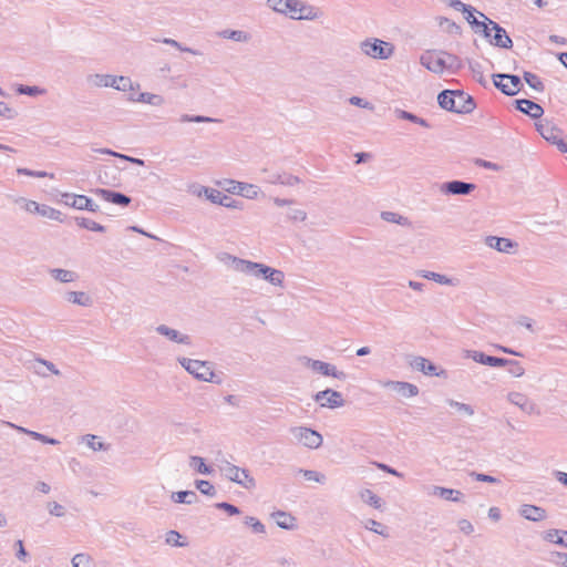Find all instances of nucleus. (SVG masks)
I'll return each mask as SVG.
<instances>
[{
	"instance_id": "nucleus-1",
	"label": "nucleus",
	"mask_w": 567,
	"mask_h": 567,
	"mask_svg": "<svg viewBox=\"0 0 567 567\" xmlns=\"http://www.w3.org/2000/svg\"><path fill=\"white\" fill-rule=\"evenodd\" d=\"M226 259L229 260L230 267L235 271L252 276L255 278H262L274 286L281 287L284 285L285 274L279 269H275L261 262L241 259L228 254H226Z\"/></svg>"
},
{
	"instance_id": "nucleus-2",
	"label": "nucleus",
	"mask_w": 567,
	"mask_h": 567,
	"mask_svg": "<svg viewBox=\"0 0 567 567\" xmlns=\"http://www.w3.org/2000/svg\"><path fill=\"white\" fill-rule=\"evenodd\" d=\"M181 365L199 381L221 383V377L214 373L212 363L208 361L178 358Z\"/></svg>"
},
{
	"instance_id": "nucleus-3",
	"label": "nucleus",
	"mask_w": 567,
	"mask_h": 567,
	"mask_svg": "<svg viewBox=\"0 0 567 567\" xmlns=\"http://www.w3.org/2000/svg\"><path fill=\"white\" fill-rule=\"evenodd\" d=\"M219 470L227 480L239 484L246 489H252L256 487L255 478L246 468L238 467L228 461H224L219 465Z\"/></svg>"
},
{
	"instance_id": "nucleus-4",
	"label": "nucleus",
	"mask_w": 567,
	"mask_h": 567,
	"mask_svg": "<svg viewBox=\"0 0 567 567\" xmlns=\"http://www.w3.org/2000/svg\"><path fill=\"white\" fill-rule=\"evenodd\" d=\"M361 51L373 59L386 60L392 56L394 45L380 39H367L360 44Z\"/></svg>"
},
{
	"instance_id": "nucleus-5",
	"label": "nucleus",
	"mask_w": 567,
	"mask_h": 567,
	"mask_svg": "<svg viewBox=\"0 0 567 567\" xmlns=\"http://www.w3.org/2000/svg\"><path fill=\"white\" fill-rule=\"evenodd\" d=\"M537 132L563 153H567V142L563 140V131L549 121H539L535 124Z\"/></svg>"
},
{
	"instance_id": "nucleus-6",
	"label": "nucleus",
	"mask_w": 567,
	"mask_h": 567,
	"mask_svg": "<svg viewBox=\"0 0 567 567\" xmlns=\"http://www.w3.org/2000/svg\"><path fill=\"white\" fill-rule=\"evenodd\" d=\"M290 431L293 437L306 447L318 449L322 444L323 439L321 434L310 427L296 426Z\"/></svg>"
},
{
	"instance_id": "nucleus-7",
	"label": "nucleus",
	"mask_w": 567,
	"mask_h": 567,
	"mask_svg": "<svg viewBox=\"0 0 567 567\" xmlns=\"http://www.w3.org/2000/svg\"><path fill=\"white\" fill-rule=\"evenodd\" d=\"M61 202L70 207L76 209H85L92 213L99 210V205L95 204L91 198L85 195H75L70 193H63L61 195Z\"/></svg>"
},
{
	"instance_id": "nucleus-8",
	"label": "nucleus",
	"mask_w": 567,
	"mask_h": 567,
	"mask_svg": "<svg viewBox=\"0 0 567 567\" xmlns=\"http://www.w3.org/2000/svg\"><path fill=\"white\" fill-rule=\"evenodd\" d=\"M313 400L321 408L337 409L344 405L342 394L332 389H326L315 394Z\"/></svg>"
},
{
	"instance_id": "nucleus-9",
	"label": "nucleus",
	"mask_w": 567,
	"mask_h": 567,
	"mask_svg": "<svg viewBox=\"0 0 567 567\" xmlns=\"http://www.w3.org/2000/svg\"><path fill=\"white\" fill-rule=\"evenodd\" d=\"M21 200L24 202V209L32 214H39L42 217H45L48 219L63 221L62 219V213L53 207H50L44 204H39L34 200H25L21 198Z\"/></svg>"
},
{
	"instance_id": "nucleus-10",
	"label": "nucleus",
	"mask_w": 567,
	"mask_h": 567,
	"mask_svg": "<svg viewBox=\"0 0 567 567\" xmlns=\"http://www.w3.org/2000/svg\"><path fill=\"white\" fill-rule=\"evenodd\" d=\"M478 16L489 21V24L494 31L493 39L489 40L491 44L502 49H511L513 47V41L503 27H501L495 21L488 19L483 12H478Z\"/></svg>"
},
{
	"instance_id": "nucleus-11",
	"label": "nucleus",
	"mask_w": 567,
	"mask_h": 567,
	"mask_svg": "<svg viewBox=\"0 0 567 567\" xmlns=\"http://www.w3.org/2000/svg\"><path fill=\"white\" fill-rule=\"evenodd\" d=\"M204 192L207 199H209L214 204H218L220 206L228 208H241L243 206V202L236 200L218 189L205 187Z\"/></svg>"
},
{
	"instance_id": "nucleus-12",
	"label": "nucleus",
	"mask_w": 567,
	"mask_h": 567,
	"mask_svg": "<svg viewBox=\"0 0 567 567\" xmlns=\"http://www.w3.org/2000/svg\"><path fill=\"white\" fill-rule=\"evenodd\" d=\"M476 188L473 183L458 179L445 182L441 185V192L446 195H468Z\"/></svg>"
},
{
	"instance_id": "nucleus-13",
	"label": "nucleus",
	"mask_w": 567,
	"mask_h": 567,
	"mask_svg": "<svg viewBox=\"0 0 567 567\" xmlns=\"http://www.w3.org/2000/svg\"><path fill=\"white\" fill-rule=\"evenodd\" d=\"M226 190L233 194L241 195L246 198L252 199L256 198L259 194V187L252 184L236 182V181H227Z\"/></svg>"
},
{
	"instance_id": "nucleus-14",
	"label": "nucleus",
	"mask_w": 567,
	"mask_h": 567,
	"mask_svg": "<svg viewBox=\"0 0 567 567\" xmlns=\"http://www.w3.org/2000/svg\"><path fill=\"white\" fill-rule=\"evenodd\" d=\"M421 64L434 73H442L445 70V58L442 52H425L421 55Z\"/></svg>"
},
{
	"instance_id": "nucleus-15",
	"label": "nucleus",
	"mask_w": 567,
	"mask_h": 567,
	"mask_svg": "<svg viewBox=\"0 0 567 567\" xmlns=\"http://www.w3.org/2000/svg\"><path fill=\"white\" fill-rule=\"evenodd\" d=\"M455 107L452 113L470 114L476 107L474 97L462 90H455Z\"/></svg>"
},
{
	"instance_id": "nucleus-16",
	"label": "nucleus",
	"mask_w": 567,
	"mask_h": 567,
	"mask_svg": "<svg viewBox=\"0 0 567 567\" xmlns=\"http://www.w3.org/2000/svg\"><path fill=\"white\" fill-rule=\"evenodd\" d=\"M94 194L105 202H109L114 205H118L122 207H126L131 204L132 198L123 193L106 189V188H96Z\"/></svg>"
},
{
	"instance_id": "nucleus-17",
	"label": "nucleus",
	"mask_w": 567,
	"mask_h": 567,
	"mask_svg": "<svg viewBox=\"0 0 567 567\" xmlns=\"http://www.w3.org/2000/svg\"><path fill=\"white\" fill-rule=\"evenodd\" d=\"M493 80L499 79V80H508L511 85H498V90L508 96L516 95L520 87L523 86L522 80L518 75L514 74H506V73H495L492 75Z\"/></svg>"
},
{
	"instance_id": "nucleus-18",
	"label": "nucleus",
	"mask_w": 567,
	"mask_h": 567,
	"mask_svg": "<svg viewBox=\"0 0 567 567\" xmlns=\"http://www.w3.org/2000/svg\"><path fill=\"white\" fill-rule=\"evenodd\" d=\"M409 364L413 370L420 371L425 375L440 377L445 373L444 370L437 371V367L423 357H411Z\"/></svg>"
},
{
	"instance_id": "nucleus-19",
	"label": "nucleus",
	"mask_w": 567,
	"mask_h": 567,
	"mask_svg": "<svg viewBox=\"0 0 567 567\" xmlns=\"http://www.w3.org/2000/svg\"><path fill=\"white\" fill-rule=\"evenodd\" d=\"M465 357L471 358L472 360H474L477 363H481L484 365H489V367H496V368L505 367V363H506L505 358L488 355L484 352L476 351V350H466Z\"/></svg>"
},
{
	"instance_id": "nucleus-20",
	"label": "nucleus",
	"mask_w": 567,
	"mask_h": 567,
	"mask_svg": "<svg viewBox=\"0 0 567 567\" xmlns=\"http://www.w3.org/2000/svg\"><path fill=\"white\" fill-rule=\"evenodd\" d=\"M308 365L313 370L327 377H333L339 380H344L347 374L343 371H339L334 365L320 361L308 359Z\"/></svg>"
},
{
	"instance_id": "nucleus-21",
	"label": "nucleus",
	"mask_w": 567,
	"mask_h": 567,
	"mask_svg": "<svg viewBox=\"0 0 567 567\" xmlns=\"http://www.w3.org/2000/svg\"><path fill=\"white\" fill-rule=\"evenodd\" d=\"M485 244L499 252L506 254L514 252V250H516L518 247V244L516 241L509 238L497 236H487L485 239Z\"/></svg>"
},
{
	"instance_id": "nucleus-22",
	"label": "nucleus",
	"mask_w": 567,
	"mask_h": 567,
	"mask_svg": "<svg viewBox=\"0 0 567 567\" xmlns=\"http://www.w3.org/2000/svg\"><path fill=\"white\" fill-rule=\"evenodd\" d=\"M383 388L391 389L403 398H412L419 394V388L412 383L404 381H385Z\"/></svg>"
},
{
	"instance_id": "nucleus-23",
	"label": "nucleus",
	"mask_w": 567,
	"mask_h": 567,
	"mask_svg": "<svg viewBox=\"0 0 567 567\" xmlns=\"http://www.w3.org/2000/svg\"><path fill=\"white\" fill-rule=\"evenodd\" d=\"M267 3L279 13H289L291 19H295L298 6L300 7V0H268Z\"/></svg>"
},
{
	"instance_id": "nucleus-24",
	"label": "nucleus",
	"mask_w": 567,
	"mask_h": 567,
	"mask_svg": "<svg viewBox=\"0 0 567 567\" xmlns=\"http://www.w3.org/2000/svg\"><path fill=\"white\" fill-rule=\"evenodd\" d=\"M516 109L522 113L530 116L532 118H540L544 114V109L536 102L527 99H520L515 101Z\"/></svg>"
},
{
	"instance_id": "nucleus-25",
	"label": "nucleus",
	"mask_w": 567,
	"mask_h": 567,
	"mask_svg": "<svg viewBox=\"0 0 567 567\" xmlns=\"http://www.w3.org/2000/svg\"><path fill=\"white\" fill-rule=\"evenodd\" d=\"M156 332L161 336L166 337L168 340L181 343V344H190L192 339L188 334H184L179 332L178 330H175L173 328H169L166 324H159L156 327Z\"/></svg>"
},
{
	"instance_id": "nucleus-26",
	"label": "nucleus",
	"mask_w": 567,
	"mask_h": 567,
	"mask_svg": "<svg viewBox=\"0 0 567 567\" xmlns=\"http://www.w3.org/2000/svg\"><path fill=\"white\" fill-rule=\"evenodd\" d=\"M519 514L532 522H540L546 518V511L536 505L525 504L520 507Z\"/></svg>"
},
{
	"instance_id": "nucleus-27",
	"label": "nucleus",
	"mask_w": 567,
	"mask_h": 567,
	"mask_svg": "<svg viewBox=\"0 0 567 567\" xmlns=\"http://www.w3.org/2000/svg\"><path fill=\"white\" fill-rule=\"evenodd\" d=\"M432 495L439 496L445 501L451 502H462L463 501V493L458 489L442 487V486H433L432 487Z\"/></svg>"
},
{
	"instance_id": "nucleus-28",
	"label": "nucleus",
	"mask_w": 567,
	"mask_h": 567,
	"mask_svg": "<svg viewBox=\"0 0 567 567\" xmlns=\"http://www.w3.org/2000/svg\"><path fill=\"white\" fill-rule=\"evenodd\" d=\"M508 400L511 403L519 406L524 412L532 414L535 412L536 405L534 402L529 401L528 398L518 392H512L508 394Z\"/></svg>"
},
{
	"instance_id": "nucleus-29",
	"label": "nucleus",
	"mask_w": 567,
	"mask_h": 567,
	"mask_svg": "<svg viewBox=\"0 0 567 567\" xmlns=\"http://www.w3.org/2000/svg\"><path fill=\"white\" fill-rule=\"evenodd\" d=\"M64 298L66 301L82 307H91L93 305L92 297L84 291H68Z\"/></svg>"
},
{
	"instance_id": "nucleus-30",
	"label": "nucleus",
	"mask_w": 567,
	"mask_h": 567,
	"mask_svg": "<svg viewBox=\"0 0 567 567\" xmlns=\"http://www.w3.org/2000/svg\"><path fill=\"white\" fill-rule=\"evenodd\" d=\"M32 367H33L34 373H37L38 375H40L42 378L48 377V373L44 371V369L54 375L61 374L60 370L56 369V367L51 361H48L44 359H35Z\"/></svg>"
},
{
	"instance_id": "nucleus-31",
	"label": "nucleus",
	"mask_w": 567,
	"mask_h": 567,
	"mask_svg": "<svg viewBox=\"0 0 567 567\" xmlns=\"http://www.w3.org/2000/svg\"><path fill=\"white\" fill-rule=\"evenodd\" d=\"M49 274L54 280L62 284L73 282L79 278V275L75 271L62 268L49 269Z\"/></svg>"
},
{
	"instance_id": "nucleus-32",
	"label": "nucleus",
	"mask_w": 567,
	"mask_h": 567,
	"mask_svg": "<svg viewBox=\"0 0 567 567\" xmlns=\"http://www.w3.org/2000/svg\"><path fill=\"white\" fill-rule=\"evenodd\" d=\"M272 517L276 524L282 529L291 530L296 528V518L289 513L277 511L272 513Z\"/></svg>"
},
{
	"instance_id": "nucleus-33",
	"label": "nucleus",
	"mask_w": 567,
	"mask_h": 567,
	"mask_svg": "<svg viewBox=\"0 0 567 567\" xmlns=\"http://www.w3.org/2000/svg\"><path fill=\"white\" fill-rule=\"evenodd\" d=\"M455 90H443L437 95V103L441 109L453 112L455 107Z\"/></svg>"
},
{
	"instance_id": "nucleus-34",
	"label": "nucleus",
	"mask_w": 567,
	"mask_h": 567,
	"mask_svg": "<svg viewBox=\"0 0 567 567\" xmlns=\"http://www.w3.org/2000/svg\"><path fill=\"white\" fill-rule=\"evenodd\" d=\"M87 82L96 87H113L115 84V75L111 74H91Z\"/></svg>"
},
{
	"instance_id": "nucleus-35",
	"label": "nucleus",
	"mask_w": 567,
	"mask_h": 567,
	"mask_svg": "<svg viewBox=\"0 0 567 567\" xmlns=\"http://www.w3.org/2000/svg\"><path fill=\"white\" fill-rule=\"evenodd\" d=\"M171 499L178 504H194L198 501V496L194 491L173 492Z\"/></svg>"
},
{
	"instance_id": "nucleus-36",
	"label": "nucleus",
	"mask_w": 567,
	"mask_h": 567,
	"mask_svg": "<svg viewBox=\"0 0 567 567\" xmlns=\"http://www.w3.org/2000/svg\"><path fill=\"white\" fill-rule=\"evenodd\" d=\"M544 539L567 548V530L550 529L546 533Z\"/></svg>"
},
{
	"instance_id": "nucleus-37",
	"label": "nucleus",
	"mask_w": 567,
	"mask_h": 567,
	"mask_svg": "<svg viewBox=\"0 0 567 567\" xmlns=\"http://www.w3.org/2000/svg\"><path fill=\"white\" fill-rule=\"evenodd\" d=\"M269 182L272 184H280L286 186H293L299 184L301 181L298 176L291 174H274L270 176Z\"/></svg>"
},
{
	"instance_id": "nucleus-38",
	"label": "nucleus",
	"mask_w": 567,
	"mask_h": 567,
	"mask_svg": "<svg viewBox=\"0 0 567 567\" xmlns=\"http://www.w3.org/2000/svg\"><path fill=\"white\" fill-rule=\"evenodd\" d=\"M318 18V13L316 8L312 6L305 4L300 1V7L298 6L297 14L295 16L296 20H315Z\"/></svg>"
},
{
	"instance_id": "nucleus-39",
	"label": "nucleus",
	"mask_w": 567,
	"mask_h": 567,
	"mask_svg": "<svg viewBox=\"0 0 567 567\" xmlns=\"http://www.w3.org/2000/svg\"><path fill=\"white\" fill-rule=\"evenodd\" d=\"M219 37L224 39H229L236 42H248L250 39V35L241 30H223L219 32Z\"/></svg>"
},
{
	"instance_id": "nucleus-40",
	"label": "nucleus",
	"mask_w": 567,
	"mask_h": 567,
	"mask_svg": "<svg viewBox=\"0 0 567 567\" xmlns=\"http://www.w3.org/2000/svg\"><path fill=\"white\" fill-rule=\"evenodd\" d=\"M138 87L140 84L132 82V80L128 76H115V84L113 85V89L117 91H134Z\"/></svg>"
},
{
	"instance_id": "nucleus-41",
	"label": "nucleus",
	"mask_w": 567,
	"mask_h": 567,
	"mask_svg": "<svg viewBox=\"0 0 567 567\" xmlns=\"http://www.w3.org/2000/svg\"><path fill=\"white\" fill-rule=\"evenodd\" d=\"M360 498L362 502L369 504L370 506L374 508H381L383 502L381 497H379L377 494H374L371 489H362L360 492Z\"/></svg>"
},
{
	"instance_id": "nucleus-42",
	"label": "nucleus",
	"mask_w": 567,
	"mask_h": 567,
	"mask_svg": "<svg viewBox=\"0 0 567 567\" xmlns=\"http://www.w3.org/2000/svg\"><path fill=\"white\" fill-rule=\"evenodd\" d=\"M136 100L141 103H147V104H151L154 106H161L165 102V100L162 95L154 94V93H147V92L137 94Z\"/></svg>"
},
{
	"instance_id": "nucleus-43",
	"label": "nucleus",
	"mask_w": 567,
	"mask_h": 567,
	"mask_svg": "<svg viewBox=\"0 0 567 567\" xmlns=\"http://www.w3.org/2000/svg\"><path fill=\"white\" fill-rule=\"evenodd\" d=\"M189 466L192 468H194L196 472L204 474V475H209L213 472V468L210 466L206 465L204 458L200 456H195V455L190 456L189 457Z\"/></svg>"
},
{
	"instance_id": "nucleus-44",
	"label": "nucleus",
	"mask_w": 567,
	"mask_h": 567,
	"mask_svg": "<svg viewBox=\"0 0 567 567\" xmlns=\"http://www.w3.org/2000/svg\"><path fill=\"white\" fill-rule=\"evenodd\" d=\"M381 218L388 223L399 224L401 226H411V221L408 217H404L394 212H382Z\"/></svg>"
},
{
	"instance_id": "nucleus-45",
	"label": "nucleus",
	"mask_w": 567,
	"mask_h": 567,
	"mask_svg": "<svg viewBox=\"0 0 567 567\" xmlns=\"http://www.w3.org/2000/svg\"><path fill=\"white\" fill-rule=\"evenodd\" d=\"M442 55L445 58V70H449L451 73H456L462 69L463 64L460 58L447 52H442Z\"/></svg>"
},
{
	"instance_id": "nucleus-46",
	"label": "nucleus",
	"mask_w": 567,
	"mask_h": 567,
	"mask_svg": "<svg viewBox=\"0 0 567 567\" xmlns=\"http://www.w3.org/2000/svg\"><path fill=\"white\" fill-rule=\"evenodd\" d=\"M75 223L78 226L89 229V230H92V231H96V233L105 231V227L103 225L95 223L94 220H91L85 217H75Z\"/></svg>"
},
{
	"instance_id": "nucleus-47",
	"label": "nucleus",
	"mask_w": 567,
	"mask_h": 567,
	"mask_svg": "<svg viewBox=\"0 0 567 567\" xmlns=\"http://www.w3.org/2000/svg\"><path fill=\"white\" fill-rule=\"evenodd\" d=\"M16 92L21 95L37 96V95L45 94L47 91H45V89H42L37 85L19 84L16 89Z\"/></svg>"
},
{
	"instance_id": "nucleus-48",
	"label": "nucleus",
	"mask_w": 567,
	"mask_h": 567,
	"mask_svg": "<svg viewBox=\"0 0 567 567\" xmlns=\"http://www.w3.org/2000/svg\"><path fill=\"white\" fill-rule=\"evenodd\" d=\"M523 78H524L525 82L532 89H534L538 92H543L545 90L544 83L540 81V79L536 74L525 71Z\"/></svg>"
},
{
	"instance_id": "nucleus-49",
	"label": "nucleus",
	"mask_w": 567,
	"mask_h": 567,
	"mask_svg": "<svg viewBox=\"0 0 567 567\" xmlns=\"http://www.w3.org/2000/svg\"><path fill=\"white\" fill-rule=\"evenodd\" d=\"M179 121L182 123H188V122H192V123H213V122H220V120L218 118H214V117H209V116H204V115H188V114H183L181 117H179Z\"/></svg>"
},
{
	"instance_id": "nucleus-50",
	"label": "nucleus",
	"mask_w": 567,
	"mask_h": 567,
	"mask_svg": "<svg viewBox=\"0 0 567 567\" xmlns=\"http://www.w3.org/2000/svg\"><path fill=\"white\" fill-rule=\"evenodd\" d=\"M446 403L451 408L455 409L456 411H458L462 414H465L467 416L474 415V409L470 404L462 403V402L455 401L453 399H447Z\"/></svg>"
},
{
	"instance_id": "nucleus-51",
	"label": "nucleus",
	"mask_w": 567,
	"mask_h": 567,
	"mask_svg": "<svg viewBox=\"0 0 567 567\" xmlns=\"http://www.w3.org/2000/svg\"><path fill=\"white\" fill-rule=\"evenodd\" d=\"M93 559L90 555L80 553L73 556L72 566L73 567H92Z\"/></svg>"
},
{
	"instance_id": "nucleus-52",
	"label": "nucleus",
	"mask_w": 567,
	"mask_h": 567,
	"mask_svg": "<svg viewBox=\"0 0 567 567\" xmlns=\"http://www.w3.org/2000/svg\"><path fill=\"white\" fill-rule=\"evenodd\" d=\"M157 41L162 42L164 44L174 47V48H176L177 50H179L182 52H188V53H192V54H195V55L200 54L199 51L194 50L192 48L183 47L182 43H179L178 41H176L174 39H171V38L158 39Z\"/></svg>"
},
{
	"instance_id": "nucleus-53",
	"label": "nucleus",
	"mask_w": 567,
	"mask_h": 567,
	"mask_svg": "<svg viewBox=\"0 0 567 567\" xmlns=\"http://www.w3.org/2000/svg\"><path fill=\"white\" fill-rule=\"evenodd\" d=\"M195 484H196V488L202 494L212 496V497L216 495V488L210 482L205 481V480H197Z\"/></svg>"
},
{
	"instance_id": "nucleus-54",
	"label": "nucleus",
	"mask_w": 567,
	"mask_h": 567,
	"mask_svg": "<svg viewBox=\"0 0 567 567\" xmlns=\"http://www.w3.org/2000/svg\"><path fill=\"white\" fill-rule=\"evenodd\" d=\"M468 65H470V69L473 73V76L476 79V81L482 84V85H486V80L484 78V73H483V68L481 65V63L476 62V61H468Z\"/></svg>"
},
{
	"instance_id": "nucleus-55",
	"label": "nucleus",
	"mask_w": 567,
	"mask_h": 567,
	"mask_svg": "<svg viewBox=\"0 0 567 567\" xmlns=\"http://www.w3.org/2000/svg\"><path fill=\"white\" fill-rule=\"evenodd\" d=\"M244 524L249 526L255 534H264L266 532L265 525L252 516H246Z\"/></svg>"
},
{
	"instance_id": "nucleus-56",
	"label": "nucleus",
	"mask_w": 567,
	"mask_h": 567,
	"mask_svg": "<svg viewBox=\"0 0 567 567\" xmlns=\"http://www.w3.org/2000/svg\"><path fill=\"white\" fill-rule=\"evenodd\" d=\"M506 365L509 367L508 372L516 378L523 377L525 373V369L522 367L520 362L516 360L506 359L505 367Z\"/></svg>"
},
{
	"instance_id": "nucleus-57",
	"label": "nucleus",
	"mask_w": 567,
	"mask_h": 567,
	"mask_svg": "<svg viewBox=\"0 0 567 567\" xmlns=\"http://www.w3.org/2000/svg\"><path fill=\"white\" fill-rule=\"evenodd\" d=\"M299 473H301L307 481H313L320 484L326 482V476L317 471L299 470Z\"/></svg>"
},
{
	"instance_id": "nucleus-58",
	"label": "nucleus",
	"mask_w": 567,
	"mask_h": 567,
	"mask_svg": "<svg viewBox=\"0 0 567 567\" xmlns=\"http://www.w3.org/2000/svg\"><path fill=\"white\" fill-rule=\"evenodd\" d=\"M467 9L468 11H462L464 14H465V19L466 21L471 24V27L473 28V30L477 29L478 25L482 23V21H480L474 14L477 13L480 11H477L475 8H473L472 6H467Z\"/></svg>"
},
{
	"instance_id": "nucleus-59",
	"label": "nucleus",
	"mask_w": 567,
	"mask_h": 567,
	"mask_svg": "<svg viewBox=\"0 0 567 567\" xmlns=\"http://www.w3.org/2000/svg\"><path fill=\"white\" fill-rule=\"evenodd\" d=\"M364 527L375 534L382 535L384 537L388 536V534L385 533V527L374 519H367L364 522Z\"/></svg>"
},
{
	"instance_id": "nucleus-60",
	"label": "nucleus",
	"mask_w": 567,
	"mask_h": 567,
	"mask_svg": "<svg viewBox=\"0 0 567 567\" xmlns=\"http://www.w3.org/2000/svg\"><path fill=\"white\" fill-rule=\"evenodd\" d=\"M182 535L177 530H169L166 533L165 542L167 545L175 547H184L186 544L181 543Z\"/></svg>"
},
{
	"instance_id": "nucleus-61",
	"label": "nucleus",
	"mask_w": 567,
	"mask_h": 567,
	"mask_svg": "<svg viewBox=\"0 0 567 567\" xmlns=\"http://www.w3.org/2000/svg\"><path fill=\"white\" fill-rule=\"evenodd\" d=\"M492 31L493 29L489 24V21L485 19H483L478 28L474 30L475 33H481L488 41L493 39Z\"/></svg>"
},
{
	"instance_id": "nucleus-62",
	"label": "nucleus",
	"mask_w": 567,
	"mask_h": 567,
	"mask_svg": "<svg viewBox=\"0 0 567 567\" xmlns=\"http://www.w3.org/2000/svg\"><path fill=\"white\" fill-rule=\"evenodd\" d=\"M549 561L559 567H567V553L554 551L550 554Z\"/></svg>"
},
{
	"instance_id": "nucleus-63",
	"label": "nucleus",
	"mask_w": 567,
	"mask_h": 567,
	"mask_svg": "<svg viewBox=\"0 0 567 567\" xmlns=\"http://www.w3.org/2000/svg\"><path fill=\"white\" fill-rule=\"evenodd\" d=\"M96 436L92 434H87L83 437L86 441V444L93 451H102L105 450V444L101 441H96Z\"/></svg>"
},
{
	"instance_id": "nucleus-64",
	"label": "nucleus",
	"mask_w": 567,
	"mask_h": 567,
	"mask_svg": "<svg viewBox=\"0 0 567 567\" xmlns=\"http://www.w3.org/2000/svg\"><path fill=\"white\" fill-rule=\"evenodd\" d=\"M215 507L226 512L230 516L240 514V509L237 506L227 502L216 503Z\"/></svg>"
}]
</instances>
